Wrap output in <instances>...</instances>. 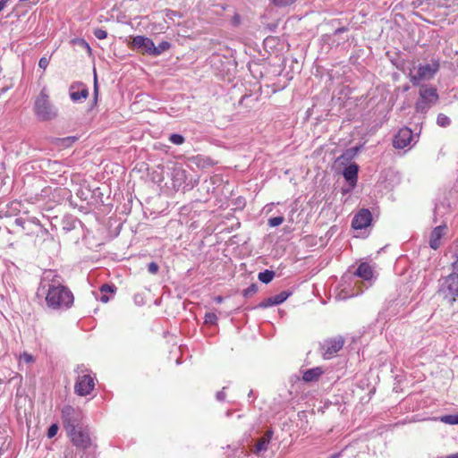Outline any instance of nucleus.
Masks as SVG:
<instances>
[{
    "mask_svg": "<svg viewBox=\"0 0 458 458\" xmlns=\"http://www.w3.org/2000/svg\"><path fill=\"white\" fill-rule=\"evenodd\" d=\"M61 418L64 428L66 431L84 425L85 415L78 406L64 405L61 409Z\"/></svg>",
    "mask_w": 458,
    "mask_h": 458,
    "instance_id": "nucleus-3",
    "label": "nucleus"
},
{
    "mask_svg": "<svg viewBox=\"0 0 458 458\" xmlns=\"http://www.w3.org/2000/svg\"><path fill=\"white\" fill-rule=\"evenodd\" d=\"M438 293L450 303H454L458 299V272L456 270L439 279Z\"/></svg>",
    "mask_w": 458,
    "mask_h": 458,
    "instance_id": "nucleus-4",
    "label": "nucleus"
},
{
    "mask_svg": "<svg viewBox=\"0 0 458 458\" xmlns=\"http://www.w3.org/2000/svg\"><path fill=\"white\" fill-rule=\"evenodd\" d=\"M99 300L102 302L106 303L109 301V297L106 295V293H102Z\"/></svg>",
    "mask_w": 458,
    "mask_h": 458,
    "instance_id": "nucleus-45",
    "label": "nucleus"
},
{
    "mask_svg": "<svg viewBox=\"0 0 458 458\" xmlns=\"http://www.w3.org/2000/svg\"><path fill=\"white\" fill-rule=\"evenodd\" d=\"M10 0H1L0 1V12L5 7L6 4L9 2Z\"/></svg>",
    "mask_w": 458,
    "mask_h": 458,
    "instance_id": "nucleus-47",
    "label": "nucleus"
},
{
    "mask_svg": "<svg viewBox=\"0 0 458 458\" xmlns=\"http://www.w3.org/2000/svg\"><path fill=\"white\" fill-rule=\"evenodd\" d=\"M447 229L446 225H441L436 226L429 236V247L433 250H437L441 245V239L445 234V231Z\"/></svg>",
    "mask_w": 458,
    "mask_h": 458,
    "instance_id": "nucleus-14",
    "label": "nucleus"
},
{
    "mask_svg": "<svg viewBox=\"0 0 458 458\" xmlns=\"http://www.w3.org/2000/svg\"><path fill=\"white\" fill-rule=\"evenodd\" d=\"M202 188L205 189L207 191V192L209 191V185L208 184V182H204V183L202 184Z\"/></svg>",
    "mask_w": 458,
    "mask_h": 458,
    "instance_id": "nucleus-51",
    "label": "nucleus"
},
{
    "mask_svg": "<svg viewBox=\"0 0 458 458\" xmlns=\"http://www.w3.org/2000/svg\"><path fill=\"white\" fill-rule=\"evenodd\" d=\"M273 434L274 432L272 429H267L265 434L257 441L254 453L259 454L260 452L267 451L272 439Z\"/></svg>",
    "mask_w": 458,
    "mask_h": 458,
    "instance_id": "nucleus-17",
    "label": "nucleus"
},
{
    "mask_svg": "<svg viewBox=\"0 0 458 458\" xmlns=\"http://www.w3.org/2000/svg\"><path fill=\"white\" fill-rule=\"evenodd\" d=\"M324 370L321 367H315L303 372L302 380L306 383L317 382Z\"/></svg>",
    "mask_w": 458,
    "mask_h": 458,
    "instance_id": "nucleus-18",
    "label": "nucleus"
},
{
    "mask_svg": "<svg viewBox=\"0 0 458 458\" xmlns=\"http://www.w3.org/2000/svg\"><path fill=\"white\" fill-rule=\"evenodd\" d=\"M252 394H253V391H252V390H250V393H249V394H248V396H249V397H252Z\"/></svg>",
    "mask_w": 458,
    "mask_h": 458,
    "instance_id": "nucleus-56",
    "label": "nucleus"
},
{
    "mask_svg": "<svg viewBox=\"0 0 458 458\" xmlns=\"http://www.w3.org/2000/svg\"><path fill=\"white\" fill-rule=\"evenodd\" d=\"M292 294L291 292H288V291H283L281 292L280 293L273 296V299H274V302L276 303V305H279L281 303H283L284 301L287 300V298Z\"/></svg>",
    "mask_w": 458,
    "mask_h": 458,
    "instance_id": "nucleus-23",
    "label": "nucleus"
},
{
    "mask_svg": "<svg viewBox=\"0 0 458 458\" xmlns=\"http://www.w3.org/2000/svg\"><path fill=\"white\" fill-rule=\"evenodd\" d=\"M272 3L276 5V6H278V7H285V6H288V5H291L293 4V3H295L297 0H271Z\"/></svg>",
    "mask_w": 458,
    "mask_h": 458,
    "instance_id": "nucleus-30",
    "label": "nucleus"
},
{
    "mask_svg": "<svg viewBox=\"0 0 458 458\" xmlns=\"http://www.w3.org/2000/svg\"><path fill=\"white\" fill-rule=\"evenodd\" d=\"M98 90L94 89L95 100H97Z\"/></svg>",
    "mask_w": 458,
    "mask_h": 458,
    "instance_id": "nucleus-53",
    "label": "nucleus"
},
{
    "mask_svg": "<svg viewBox=\"0 0 458 458\" xmlns=\"http://www.w3.org/2000/svg\"><path fill=\"white\" fill-rule=\"evenodd\" d=\"M159 270V267L158 265L156 263V262H150L148 265V271L152 274V275H155L158 272Z\"/></svg>",
    "mask_w": 458,
    "mask_h": 458,
    "instance_id": "nucleus-37",
    "label": "nucleus"
},
{
    "mask_svg": "<svg viewBox=\"0 0 458 458\" xmlns=\"http://www.w3.org/2000/svg\"><path fill=\"white\" fill-rule=\"evenodd\" d=\"M359 165L357 164H351L346 166L343 172V175L346 182L349 183L351 189L356 186L358 180Z\"/></svg>",
    "mask_w": 458,
    "mask_h": 458,
    "instance_id": "nucleus-16",
    "label": "nucleus"
},
{
    "mask_svg": "<svg viewBox=\"0 0 458 458\" xmlns=\"http://www.w3.org/2000/svg\"><path fill=\"white\" fill-rule=\"evenodd\" d=\"M360 147H353L346 149L339 157L338 160L342 161V164L344 162L351 161L359 152Z\"/></svg>",
    "mask_w": 458,
    "mask_h": 458,
    "instance_id": "nucleus-20",
    "label": "nucleus"
},
{
    "mask_svg": "<svg viewBox=\"0 0 458 458\" xmlns=\"http://www.w3.org/2000/svg\"><path fill=\"white\" fill-rule=\"evenodd\" d=\"M94 386V378L91 376H79L74 386V390L80 396H85L93 390Z\"/></svg>",
    "mask_w": 458,
    "mask_h": 458,
    "instance_id": "nucleus-9",
    "label": "nucleus"
},
{
    "mask_svg": "<svg viewBox=\"0 0 458 458\" xmlns=\"http://www.w3.org/2000/svg\"><path fill=\"white\" fill-rule=\"evenodd\" d=\"M21 359L26 362V363H31L35 360L34 357L30 354V353H27V352H24L21 356Z\"/></svg>",
    "mask_w": 458,
    "mask_h": 458,
    "instance_id": "nucleus-39",
    "label": "nucleus"
},
{
    "mask_svg": "<svg viewBox=\"0 0 458 458\" xmlns=\"http://www.w3.org/2000/svg\"><path fill=\"white\" fill-rule=\"evenodd\" d=\"M258 284H251L248 288L244 289L242 292V295L245 298H250L253 296L258 292Z\"/></svg>",
    "mask_w": 458,
    "mask_h": 458,
    "instance_id": "nucleus-26",
    "label": "nucleus"
},
{
    "mask_svg": "<svg viewBox=\"0 0 458 458\" xmlns=\"http://www.w3.org/2000/svg\"><path fill=\"white\" fill-rule=\"evenodd\" d=\"M15 224L19 226H21L23 230L27 229V220H24L23 218H16Z\"/></svg>",
    "mask_w": 458,
    "mask_h": 458,
    "instance_id": "nucleus-40",
    "label": "nucleus"
},
{
    "mask_svg": "<svg viewBox=\"0 0 458 458\" xmlns=\"http://www.w3.org/2000/svg\"><path fill=\"white\" fill-rule=\"evenodd\" d=\"M169 140L174 145H182L185 141V139L181 134L173 133L169 136Z\"/></svg>",
    "mask_w": 458,
    "mask_h": 458,
    "instance_id": "nucleus-27",
    "label": "nucleus"
},
{
    "mask_svg": "<svg viewBox=\"0 0 458 458\" xmlns=\"http://www.w3.org/2000/svg\"><path fill=\"white\" fill-rule=\"evenodd\" d=\"M196 159L198 160L197 165L201 167L212 166L214 165L212 160L208 157L204 158V157H197Z\"/></svg>",
    "mask_w": 458,
    "mask_h": 458,
    "instance_id": "nucleus-28",
    "label": "nucleus"
},
{
    "mask_svg": "<svg viewBox=\"0 0 458 458\" xmlns=\"http://www.w3.org/2000/svg\"><path fill=\"white\" fill-rule=\"evenodd\" d=\"M176 15V12L174 11H172V10H167L166 11V16L169 17V18H173L174 16Z\"/></svg>",
    "mask_w": 458,
    "mask_h": 458,
    "instance_id": "nucleus-46",
    "label": "nucleus"
},
{
    "mask_svg": "<svg viewBox=\"0 0 458 458\" xmlns=\"http://www.w3.org/2000/svg\"><path fill=\"white\" fill-rule=\"evenodd\" d=\"M344 344V339L341 335L324 340V342L321 344L323 357L325 359H331L343 348Z\"/></svg>",
    "mask_w": 458,
    "mask_h": 458,
    "instance_id": "nucleus-8",
    "label": "nucleus"
},
{
    "mask_svg": "<svg viewBox=\"0 0 458 458\" xmlns=\"http://www.w3.org/2000/svg\"><path fill=\"white\" fill-rule=\"evenodd\" d=\"M46 302L52 309L70 308L73 303V294L62 284H49Z\"/></svg>",
    "mask_w": 458,
    "mask_h": 458,
    "instance_id": "nucleus-1",
    "label": "nucleus"
},
{
    "mask_svg": "<svg viewBox=\"0 0 458 458\" xmlns=\"http://www.w3.org/2000/svg\"><path fill=\"white\" fill-rule=\"evenodd\" d=\"M217 319V316L213 312H208L205 315V323L207 324L215 325Z\"/></svg>",
    "mask_w": 458,
    "mask_h": 458,
    "instance_id": "nucleus-31",
    "label": "nucleus"
},
{
    "mask_svg": "<svg viewBox=\"0 0 458 458\" xmlns=\"http://www.w3.org/2000/svg\"><path fill=\"white\" fill-rule=\"evenodd\" d=\"M274 305H276V303L274 302V299H273V296H272V297L267 298L264 301H262L258 305V308L267 309V308L274 306Z\"/></svg>",
    "mask_w": 458,
    "mask_h": 458,
    "instance_id": "nucleus-32",
    "label": "nucleus"
},
{
    "mask_svg": "<svg viewBox=\"0 0 458 458\" xmlns=\"http://www.w3.org/2000/svg\"><path fill=\"white\" fill-rule=\"evenodd\" d=\"M440 420L445 424L455 425L458 424V414L445 415L440 418Z\"/></svg>",
    "mask_w": 458,
    "mask_h": 458,
    "instance_id": "nucleus-24",
    "label": "nucleus"
},
{
    "mask_svg": "<svg viewBox=\"0 0 458 458\" xmlns=\"http://www.w3.org/2000/svg\"><path fill=\"white\" fill-rule=\"evenodd\" d=\"M58 429H59V427L57 424H55V423L52 424L48 428L47 434V437L48 438L54 437L57 434Z\"/></svg>",
    "mask_w": 458,
    "mask_h": 458,
    "instance_id": "nucleus-34",
    "label": "nucleus"
},
{
    "mask_svg": "<svg viewBox=\"0 0 458 458\" xmlns=\"http://www.w3.org/2000/svg\"><path fill=\"white\" fill-rule=\"evenodd\" d=\"M186 179H187V173L183 168L175 167L173 170L172 182H173V186L174 189H176V190H179L181 188L182 190L191 189L193 186L188 187L189 185L186 184Z\"/></svg>",
    "mask_w": 458,
    "mask_h": 458,
    "instance_id": "nucleus-13",
    "label": "nucleus"
},
{
    "mask_svg": "<svg viewBox=\"0 0 458 458\" xmlns=\"http://www.w3.org/2000/svg\"><path fill=\"white\" fill-rule=\"evenodd\" d=\"M12 206H15V208H16L17 206H20V203L19 202H13Z\"/></svg>",
    "mask_w": 458,
    "mask_h": 458,
    "instance_id": "nucleus-55",
    "label": "nucleus"
},
{
    "mask_svg": "<svg viewBox=\"0 0 458 458\" xmlns=\"http://www.w3.org/2000/svg\"><path fill=\"white\" fill-rule=\"evenodd\" d=\"M64 141H69V142H74L76 140V138L75 137H67L66 139H64L63 140Z\"/></svg>",
    "mask_w": 458,
    "mask_h": 458,
    "instance_id": "nucleus-50",
    "label": "nucleus"
},
{
    "mask_svg": "<svg viewBox=\"0 0 458 458\" xmlns=\"http://www.w3.org/2000/svg\"><path fill=\"white\" fill-rule=\"evenodd\" d=\"M49 64V59L43 56L39 59V62H38V66L39 68L43 69V70H46V68L48 66Z\"/></svg>",
    "mask_w": 458,
    "mask_h": 458,
    "instance_id": "nucleus-38",
    "label": "nucleus"
},
{
    "mask_svg": "<svg viewBox=\"0 0 458 458\" xmlns=\"http://www.w3.org/2000/svg\"><path fill=\"white\" fill-rule=\"evenodd\" d=\"M437 123L440 127H447L451 124V120L444 114H439L437 118Z\"/></svg>",
    "mask_w": 458,
    "mask_h": 458,
    "instance_id": "nucleus-25",
    "label": "nucleus"
},
{
    "mask_svg": "<svg viewBox=\"0 0 458 458\" xmlns=\"http://www.w3.org/2000/svg\"><path fill=\"white\" fill-rule=\"evenodd\" d=\"M347 30H348V28H346V27H341V28L336 29V30H335L334 34H335V35H338V34L343 33V32H345V31H347Z\"/></svg>",
    "mask_w": 458,
    "mask_h": 458,
    "instance_id": "nucleus-44",
    "label": "nucleus"
},
{
    "mask_svg": "<svg viewBox=\"0 0 458 458\" xmlns=\"http://www.w3.org/2000/svg\"><path fill=\"white\" fill-rule=\"evenodd\" d=\"M69 95L73 102H81L89 97V89L84 83L75 81L69 88Z\"/></svg>",
    "mask_w": 458,
    "mask_h": 458,
    "instance_id": "nucleus-10",
    "label": "nucleus"
},
{
    "mask_svg": "<svg viewBox=\"0 0 458 458\" xmlns=\"http://www.w3.org/2000/svg\"><path fill=\"white\" fill-rule=\"evenodd\" d=\"M449 458H458V453L451 455Z\"/></svg>",
    "mask_w": 458,
    "mask_h": 458,
    "instance_id": "nucleus-54",
    "label": "nucleus"
},
{
    "mask_svg": "<svg viewBox=\"0 0 458 458\" xmlns=\"http://www.w3.org/2000/svg\"><path fill=\"white\" fill-rule=\"evenodd\" d=\"M284 216H275L268 219L267 224L271 227H276L280 225L284 222Z\"/></svg>",
    "mask_w": 458,
    "mask_h": 458,
    "instance_id": "nucleus-29",
    "label": "nucleus"
},
{
    "mask_svg": "<svg viewBox=\"0 0 458 458\" xmlns=\"http://www.w3.org/2000/svg\"><path fill=\"white\" fill-rule=\"evenodd\" d=\"M439 69V64L432 61L431 64H420L415 74L410 73V81L413 86H420L423 81L431 80Z\"/></svg>",
    "mask_w": 458,
    "mask_h": 458,
    "instance_id": "nucleus-7",
    "label": "nucleus"
},
{
    "mask_svg": "<svg viewBox=\"0 0 458 458\" xmlns=\"http://www.w3.org/2000/svg\"><path fill=\"white\" fill-rule=\"evenodd\" d=\"M232 24L233 26H239L241 24V16L237 13H235L232 18Z\"/></svg>",
    "mask_w": 458,
    "mask_h": 458,
    "instance_id": "nucleus-41",
    "label": "nucleus"
},
{
    "mask_svg": "<svg viewBox=\"0 0 458 458\" xmlns=\"http://www.w3.org/2000/svg\"><path fill=\"white\" fill-rule=\"evenodd\" d=\"M170 47H171V44L168 41H162L157 47L155 46V44H153L151 55L157 56V55H161L162 53L167 51Z\"/></svg>",
    "mask_w": 458,
    "mask_h": 458,
    "instance_id": "nucleus-21",
    "label": "nucleus"
},
{
    "mask_svg": "<svg viewBox=\"0 0 458 458\" xmlns=\"http://www.w3.org/2000/svg\"><path fill=\"white\" fill-rule=\"evenodd\" d=\"M34 113L39 121H51L57 117L58 110L50 102L49 96L45 89H43L37 97L34 104Z\"/></svg>",
    "mask_w": 458,
    "mask_h": 458,
    "instance_id": "nucleus-2",
    "label": "nucleus"
},
{
    "mask_svg": "<svg viewBox=\"0 0 458 458\" xmlns=\"http://www.w3.org/2000/svg\"><path fill=\"white\" fill-rule=\"evenodd\" d=\"M115 286L114 285H110V284H103L101 287H100V292L101 293H114V291H115Z\"/></svg>",
    "mask_w": 458,
    "mask_h": 458,
    "instance_id": "nucleus-35",
    "label": "nucleus"
},
{
    "mask_svg": "<svg viewBox=\"0 0 458 458\" xmlns=\"http://www.w3.org/2000/svg\"><path fill=\"white\" fill-rule=\"evenodd\" d=\"M215 301H216V303H221V302L223 301V297H221V296H216V297L215 298Z\"/></svg>",
    "mask_w": 458,
    "mask_h": 458,
    "instance_id": "nucleus-52",
    "label": "nucleus"
},
{
    "mask_svg": "<svg viewBox=\"0 0 458 458\" xmlns=\"http://www.w3.org/2000/svg\"><path fill=\"white\" fill-rule=\"evenodd\" d=\"M420 98L415 104L417 113H426L438 100L437 89L427 85H421L420 88Z\"/></svg>",
    "mask_w": 458,
    "mask_h": 458,
    "instance_id": "nucleus-5",
    "label": "nucleus"
},
{
    "mask_svg": "<svg viewBox=\"0 0 458 458\" xmlns=\"http://www.w3.org/2000/svg\"><path fill=\"white\" fill-rule=\"evenodd\" d=\"M216 396L218 401H222L225 398V394L224 390H221L216 393Z\"/></svg>",
    "mask_w": 458,
    "mask_h": 458,
    "instance_id": "nucleus-43",
    "label": "nucleus"
},
{
    "mask_svg": "<svg viewBox=\"0 0 458 458\" xmlns=\"http://www.w3.org/2000/svg\"><path fill=\"white\" fill-rule=\"evenodd\" d=\"M68 437L73 445L81 450H87L92 445L89 427L81 425L66 431Z\"/></svg>",
    "mask_w": 458,
    "mask_h": 458,
    "instance_id": "nucleus-6",
    "label": "nucleus"
},
{
    "mask_svg": "<svg viewBox=\"0 0 458 458\" xmlns=\"http://www.w3.org/2000/svg\"><path fill=\"white\" fill-rule=\"evenodd\" d=\"M27 223L41 226L39 220L36 217H30L29 219H27Z\"/></svg>",
    "mask_w": 458,
    "mask_h": 458,
    "instance_id": "nucleus-42",
    "label": "nucleus"
},
{
    "mask_svg": "<svg viewBox=\"0 0 458 458\" xmlns=\"http://www.w3.org/2000/svg\"><path fill=\"white\" fill-rule=\"evenodd\" d=\"M452 266L453 269L458 272V257L456 258L455 261L453 262Z\"/></svg>",
    "mask_w": 458,
    "mask_h": 458,
    "instance_id": "nucleus-48",
    "label": "nucleus"
},
{
    "mask_svg": "<svg viewBox=\"0 0 458 458\" xmlns=\"http://www.w3.org/2000/svg\"><path fill=\"white\" fill-rule=\"evenodd\" d=\"M372 221V215L369 209H360L353 217L352 221V228L363 229L368 227Z\"/></svg>",
    "mask_w": 458,
    "mask_h": 458,
    "instance_id": "nucleus-11",
    "label": "nucleus"
},
{
    "mask_svg": "<svg viewBox=\"0 0 458 458\" xmlns=\"http://www.w3.org/2000/svg\"><path fill=\"white\" fill-rule=\"evenodd\" d=\"M132 44L135 47L140 49L142 52L150 55L153 48V40L144 36H136L132 39Z\"/></svg>",
    "mask_w": 458,
    "mask_h": 458,
    "instance_id": "nucleus-15",
    "label": "nucleus"
},
{
    "mask_svg": "<svg viewBox=\"0 0 458 458\" xmlns=\"http://www.w3.org/2000/svg\"><path fill=\"white\" fill-rule=\"evenodd\" d=\"M94 89L98 90L97 74H94Z\"/></svg>",
    "mask_w": 458,
    "mask_h": 458,
    "instance_id": "nucleus-49",
    "label": "nucleus"
},
{
    "mask_svg": "<svg viewBox=\"0 0 458 458\" xmlns=\"http://www.w3.org/2000/svg\"><path fill=\"white\" fill-rule=\"evenodd\" d=\"M74 44L85 48L89 53L91 52V48L88 42H86L83 38H76L73 40Z\"/></svg>",
    "mask_w": 458,
    "mask_h": 458,
    "instance_id": "nucleus-33",
    "label": "nucleus"
},
{
    "mask_svg": "<svg viewBox=\"0 0 458 458\" xmlns=\"http://www.w3.org/2000/svg\"><path fill=\"white\" fill-rule=\"evenodd\" d=\"M275 276V272L272 270L266 269L263 272H260L258 276L259 280L263 284L270 283Z\"/></svg>",
    "mask_w": 458,
    "mask_h": 458,
    "instance_id": "nucleus-22",
    "label": "nucleus"
},
{
    "mask_svg": "<svg viewBox=\"0 0 458 458\" xmlns=\"http://www.w3.org/2000/svg\"><path fill=\"white\" fill-rule=\"evenodd\" d=\"M354 275L364 280H370L373 276V270L368 263H361Z\"/></svg>",
    "mask_w": 458,
    "mask_h": 458,
    "instance_id": "nucleus-19",
    "label": "nucleus"
},
{
    "mask_svg": "<svg viewBox=\"0 0 458 458\" xmlns=\"http://www.w3.org/2000/svg\"><path fill=\"white\" fill-rule=\"evenodd\" d=\"M413 137L411 130L405 127L397 132L393 140V146L395 148L403 149L406 148L411 141Z\"/></svg>",
    "mask_w": 458,
    "mask_h": 458,
    "instance_id": "nucleus-12",
    "label": "nucleus"
},
{
    "mask_svg": "<svg viewBox=\"0 0 458 458\" xmlns=\"http://www.w3.org/2000/svg\"><path fill=\"white\" fill-rule=\"evenodd\" d=\"M94 36L98 39H105L107 37V32L103 29H96Z\"/></svg>",
    "mask_w": 458,
    "mask_h": 458,
    "instance_id": "nucleus-36",
    "label": "nucleus"
}]
</instances>
